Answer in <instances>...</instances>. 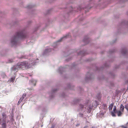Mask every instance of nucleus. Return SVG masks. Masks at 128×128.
I'll use <instances>...</instances> for the list:
<instances>
[{
    "label": "nucleus",
    "mask_w": 128,
    "mask_h": 128,
    "mask_svg": "<svg viewBox=\"0 0 128 128\" xmlns=\"http://www.w3.org/2000/svg\"><path fill=\"white\" fill-rule=\"evenodd\" d=\"M29 64L28 63L26 62H23L18 63L16 66H14L12 68V70L14 71H16V70L20 69L24 70L25 68H28Z\"/></svg>",
    "instance_id": "obj_1"
},
{
    "label": "nucleus",
    "mask_w": 128,
    "mask_h": 128,
    "mask_svg": "<svg viewBox=\"0 0 128 128\" xmlns=\"http://www.w3.org/2000/svg\"><path fill=\"white\" fill-rule=\"evenodd\" d=\"M26 36L25 34L23 33L22 32H17L16 35L14 37L13 39L11 40V43L15 44L16 42V39L18 38H24L26 37Z\"/></svg>",
    "instance_id": "obj_2"
},
{
    "label": "nucleus",
    "mask_w": 128,
    "mask_h": 128,
    "mask_svg": "<svg viewBox=\"0 0 128 128\" xmlns=\"http://www.w3.org/2000/svg\"><path fill=\"white\" fill-rule=\"evenodd\" d=\"M2 122H5L6 121V118H7V116H6L5 113H3L2 114Z\"/></svg>",
    "instance_id": "obj_3"
},
{
    "label": "nucleus",
    "mask_w": 128,
    "mask_h": 128,
    "mask_svg": "<svg viewBox=\"0 0 128 128\" xmlns=\"http://www.w3.org/2000/svg\"><path fill=\"white\" fill-rule=\"evenodd\" d=\"M3 123L2 124V128H6V122H3Z\"/></svg>",
    "instance_id": "obj_4"
},
{
    "label": "nucleus",
    "mask_w": 128,
    "mask_h": 128,
    "mask_svg": "<svg viewBox=\"0 0 128 128\" xmlns=\"http://www.w3.org/2000/svg\"><path fill=\"white\" fill-rule=\"evenodd\" d=\"M113 105V103H112L110 105L109 107V109L110 110H111L112 109Z\"/></svg>",
    "instance_id": "obj_5"
},
{
    "label": "nucleus",
    "mask_w": 128,
    "mask_h": 128,
    "mask_svg": "<svg viewBox=\"0 0 128 128\" xmlns=\"http://www.w3.org/2000/svg\"><path fill=\"white\" fill-rule=\"evenodd\" d=\"M124 107L122 104H121L120 106V109L121 111L123 112L124 109Z\"/></svg>",
    "instance_id": "obj_6"
},
{
    "label": "nucleus",
    "mask_w": 128,
    "mask_h": 128,
    "mask_svg": "<svg viewBox=\"0 0 128 128\" xmlns=\"http://www.w3.org/2000/svg\"><path fill=\"white\" fill-rule=\"evenodd\" d=\"M116 106H114L113 108V111L115 113H116L117 111H116Z\"/></svg>",
    "instance_id": "obj_7"
},
{
    "label": "nucleus",
    "mask_w": 128,
    "mask_h": 128,
    "mask_svg": "<svg viewBox=\"0 0 128 128\" xmlns=\"http://www.w3.org/2000/svg\"><path fill=\"white\" fill-rule=\"evenodd\" d=\"M122 113L120 111H118V116H121L122 114Z\"/></svg>",
    "instance_id": "obj_8"
},
{
    "label": "nucleus",
    "mask_w": 128,
    "mask_h": 128,
    "mask_svg": "<svg viewBox=\"0 0 128 128\" xmlns=\"http://www.w3.org/2000/svg\"><path fill=\"white\" fill-rule=\"evenodd\" d=\"M127 52V51L125 49H123L122 50V52L124 54H126Z\"/></svg>",
    "instance_id": "obj_9"
},
{
    "label": "nucleus",
    "mask_w": 128,
    "mask_h": 128,
    "mask_svg": "<svg viewBox=\"0 0 128 128\" xmlns=\"http://www.w3.org/2000/svg\"><path fill=\"white\" fill-rule=\"evenodd\" d=\"M23 99H24L23 98H21L18 102V104H19Z\"/></svg>",
    "instance_id": "obj_10"
},
{
    "label": "nucleus",
    "mask_w": 128,
    "mask_h": 128,
    "mask_svg": "<svg viewBox=\"0 0 128 128\" xmlns=\"http://www.w3.org/2000/svg\"><path fill=\"white\" fill-rule=\"evenodd\" d=\"M26 94H23L22 97V98H23V99H24V98H25V97L26 96Z\"/></svg>",
    "instance_id": "obj_11"
},
{
    "label": "nucleus",
    "mask_w": 128,
    "mask_h": 128,
    "mask_svg": "<svg viewBox=\"0 0 128 128\" xmlns=\"http://www.w3.org/2000/svg\"><path fill=\"white\" fill-rule=\"evenodd\" d=\"M15 79V78H11V80H10V81L12 82H14V80Z\"/></svg>",
    "instance_id": "obj_12"
},
{
    "label": "nucleus",
    "mask_w": 128,
    "mask_h": 128,
    "mask_svg": "<svg viewBox=\"0 0 128 128\" xmlns=\"http://www.w3.org/2000/svg\"><path fill=\"white\" fill-rule=\"evenodd\" d=\"M114 113H115L114 112H112L111 113V115L112 116H116V115L114 114Z\"/></svg>",
    "instance_id": "obj_13"
},
{
    "label": "nucleus",
    "mask_w": 128,
    "mask_h": 128,
    "mask_svg": "<svg viewBox=\"0 0 128 128\" xmlns=\"http://www.w3.org/2000/svg\"><path fill=\"white\" fill-rule=\"evenodd\" d=\"M128 105L127 104L124 107L127 110H128Z\"/></svg>",
    "instance_id": "obj_14"
},
{
    "label": "nucleus",
    "mask_w": 128,
    "mask_h": 128,
    "mask_svg": "<svg viewBox=\"0 0 128 128\" xmlns=\"http://www.w3.org/2000/svg\"><path fill=\"white\" fill-rule=\"evenodd\" d=\"M80 106L81 108H82L84 107V106L83 105L80 104Z\"/></svg>",
    "instance_id": "obj_15"
},
{
    "label": "nucleus",
    "mask_w": 128,
    "mask_h": 128,
    "mask_svg": "<svg viewBox=\"0 0 128 128\" xmlns=\"http://www.w3.org/2000/svg\"><path fill=\"white\" fill-rule=\"evenodd\" d=\"M54 128V125H52L51 126V127L50 128Z\"/></svg>",
    "instance_id": "obj_16"
},
{
    "label": "nucleus",
    "mask_w": 128,
    "mask_h": 128,
    "mask_svg": "<svg viewBox=\"0 0 128 128\" xmlns=\"http://www.w3.org/2000/svg\"><path fill=\"white\" fill-rule=\"evenodd\" d=\"M63 38H61V39H60V40H59L58 41V42H60V41H61V40H62Z\"/></svg>",
    "instance_id": "obj_17"
},
{
    "label": "nucleus",
    "mask_w": 128,
    "mask_h": 128,
    "mask_svg": "<svg viewBox=\"0 0 128 128\" xmlns=\"http://www.w3.org/2000/svg\"><path fill=\"white\" fill-rule=\"evenodd\" d=\"M79 124H77L76 125V126H79Z\"/></svg>",
    "instance_id": "obj_18"
},
{
    "label": "nucleus",
    "mask_w": 128,
    "mask_h": 128,
    "mask_svg": "<svg viewBox=\"0 0 128 128\" xmlns=\"http://www.w3.org/2000/svg\"><path fill=\"white\" fill-rule=\"evenodd\" d=\"M88 127V126H84V128H87Z\"/></svg>",
    "instance_id": "obj_19"
},
{
    "label": "nucleus",
    "mask_w": 128,
    "mask_h": 128,
    "mask_svg": "<svg viewBox=\"0 0 128 128\" xmlns=\"http://www.w3.org/2000/svg\"><path fill=\"white\" fill-rule=\"evenodd\" d=\"M123 128H128L127 126H124V127H123Z\"/></svg>",
    "instance_id": "obj_20"
},
{
    "label": "nucleus",
    "mask_w": 128,
    "mask_h": 128,
    "mask_svg": "<svg viewBox=\"0 0 128 128\" xmlns=\"http://www.w3.org/2000/svg\"><path fill=\"white\" fill-rule=\"evenodd\" d=\"M127 83H128V81H127Z\"/></svg>",
    "instance_id": "obj_21"
},
{
    "label": "nucleus",
    "mask_w": 128,
    "mask_h": 128,
    "mask_svg": "<svg viewBox=\"0 0 128 128\" xmlns=\"http://www.w3.org/2000/svg\"><path fill=\"white\" fill-rule=\"evenodd\" d=\"M92 128H94V127H92Z\"/></svg>",
    "instance_id": "obj_22"
},
{
    "label": "nucleus",
    "mask_w": 128,
    "mask_h": 128,
    "mask_svg": "<svg viewBox=\"0 0 128 128\" xmlns=\"http://www.w3.org/2000/svg\"><path fill=\"white\" fill-rule=\"evenodd\" d=\"M12 61H11L10 62H12Z\"/></svg>",
    "instance_id": "obj_23"
}]
</instances>
